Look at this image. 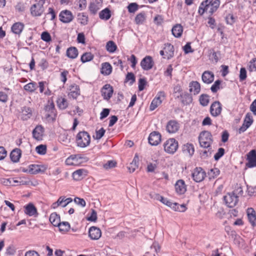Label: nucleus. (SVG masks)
<instances>
[{
    "label": "nucleus",
    "instance_id": "7ed1b4c3",
    "mask_svg": "<svg viewBox=\"0 0 256 256\" xmlns=\"http://www.w3.org/2000/svg\"><path fill=\"white\" fill-rule=\"evenodd\" d=\"M164 147L166 152L174 154L178 148V142L174 138H169L164 144Z\"/></svg>",
    "mask_w": 256,
    "mask_h": 256
},
{
    "label": "nucleus",
    "instance_id": "864d4df0",
    "mask_svg": "<svg viewBox=\"0 0 256 256\" xmlns=\"http://www.w3.org/2000/svg\"><path fill=\"white\" fill-rule=\"evenodd\" d=\"M224 154V148H219L218 152L214 156V158L216 160H218Z\"/></svg>",
    "mask_w": 256,
    "mask_h": 256
},
{
    "label": "nucleus",
    "instance_id": "69168bd1",
    "mask_svg": "<svg viewBox=\"0 0 256 256\" xmlns=\"http://www.w3.org/2000/svg\"><path fill=\"white\" fill-rule=\"evenodd\" d=\"M16 252V250L15 248L12 246H9L6 248V254L7 255L12 256V255L14 254Z\"/></svg>",
    "mask_w": 256,
    "mask_h": 256
},
{
    "label": "nucleus",
    "instance_id": "ddd939ff",
    "mask_svg": "<svg viewBox=\"0 0 256 256\" xmlns=\"http://www.w3.org/2000/svg\"><path fill=\"white\" fill-rule=\"evenodd\" d=\"M88 235L92 240H98L102 236L101 230L97 227L92 226L89 229Z\"/></svg>",
    "mask_w": 256,
    "mask_h": 256
},
{
    "label": "nucleus",
    "instance_id": "a18cd8bd",
    "mask_svg": "<svg viewBox=\"0 0 256 256\" xmlns=\"http://www.w3.org/2000/svg\"><path fill=\"white\" fill-rule=\"evenodd\" d=\"M105 132L106 130L103 128H100L98 130L96 129L95 135L93 136V138L97 140H100L104 136Z\"/></svg>",
    "mask_w": 256,
    "mask_h": 256
},
{
    "label": "nucleus",
    "instance_id": "774afa93",
    "mask_svg": "<svg viewBox=\"0 0 256 256\" xmlns=\"http://www.w3.org/2000/svg\"><path fill=\"white\" fill-rule=\"evenodd\" d=\"M250 108L253 114L256 116V99L252 102L250 106Z\"/></svg>",
    "mask_w": 256,
    "mask_h": 256
},
{
    "label": "nucleus",
    "instance_id": "473e14b6",
    "mask_svg": "<svg viewBox=\"0 0 256 256\" xmlns=\"http://www.w3.org/2000/svg\"><path fill=\"white\" fill-rule=\"evenodd\" d=\"M183 152L188 154L190 156H192L194 152V146L192 144H186L184 145L182 147Z\"/></svg>",
    "mask_w": 256,
    "mask_h": 256
},
{
    "label": "nucleus",
    "instance_id": "603ef678",
    "mask_svg": "<svg viewBox=\"0 0 256 256\" xmlns=\"http://www.w3.org/2000/svg\"><path fill=\"white\" fill-rule=\"evenodd\" d=\"M0 183L4 184V186H16V184H14L12 182L10 178H0Z\"/></svg>",
    "mask_w": 256,
    "mask_h": 256
},
{
    "label": "nucleus",
    "instance_id": "aec40b11",
    "mask_svg": "<svg viewBox=\"0 0 256 256\" xmlns=\"http://www.w3.org/2000/svg\"><path fill=\"white\" fill-rule=\"evenodd\" d=\"M189 90L191 94H198L200 90V84L196 81H192L190 83Z\"/></svg>",
    "mask_w": 256,
    "mask_h": 256
},
{
    "label": "nucleus",
    "instance_id": "680f3d73",
    "mask_svg": "<svg viewBox=\"0 0 256 256\" xmlns=\"http://www.w3.org/2000/svg\"><path fill=\"white\" fill-rule=\"evenodd\" d=\"M74 202L76 204L80 205L82 207H84L86 205V202L83 198L76 197L74 199Z\"/></svg>",
    "mask_w": 256,
    "mask_h": 256
},
{
    "label": "nucleus",
    "instance_id": "dca6fc26",
    "mask_svg": "<svg viewBox=\"0 0 256 256\" xmlns=\"http://www.w3.org/2000/svg\"><path fill=\"white\" fill-rule=\"evenodd\" d=\"M175 189L178 194H184L186 190V186L182 180H178L175 184Z\"/></svg>",
    "mask_w": 256,
    "mask_h": 256
},
{
    "label": "nucleus",
    "instance_id": "f8f14e48",
    "mask_svg": "<svg viewBox=\"0 0 256 256\" xmlns=\"http://www.w3.org/2000/svg\"><path fill=\"white\" fill-rule=\"evenodd\" d=\"M180 128L179 124L174 120H170L167 123L166 130L170 134L177 132Z\"/></svg>",
    "mask_w": 256,
    "mask_h": 256
},
{
    "label": "nucleus",
    "instance_id": "8fccbe9b",
    "mask_svg": "<svg viewBox=\"0 0 256 256\" xmlns=\"http://www.w3.org/2000/svg\"><path fill=\"white\" fill-rule=\"evenodd\" d=\"M222 81L220 80H216L212 86L210 90L213 92H216L220 88Z\"/></svg>",
    "mask_w": 256,
    "mask_h": 256
},
{
    "label": "nucleus",
    "instance_id": "c85d7f7f",
    "mask_svg": "<svg viewBox=\"0 0 256 256\" xmlns=\"http://www.w3.org/2000/svg\"><path fill=\"white\" fill-rule=\"evenodd\" d=\"M102 96H112L113 93V88L109 84H105L101 90Z\"/></svg>",
    "mask_w": 256,
    "mask_h": 256
},
{
    "label": "nucleus",
    "instance_id": "13d9d810",
    "mask_svg": "<svg viewBox=\"0 0 256 256\" xmlns=\"http://www.w3.org/2000/svg\"><path fill=\"white\" fill-rule=\"evenodd\" d=\"M116 162L114 160H108L106 163L104 165L105 169H109L114 168L116 166Z\"/></svg>",
    "mask_w": 256,
    "mask_h": 256
},
{
    "label": "nucleus",
    "instance_id": "a211bd4d",
    "mask_svg": "<svg viewBox=\"0 0 256 256\" xmlns=\"http://www.w3.org/2000/svg\"><path fill=\"white\" fill-rule=\"evenodd\" d=\"M24 208V212L27 215L30 216H34V217L38 216V213L37 212L36 208L32 204L30 203L26 206Z\"/></svg>",
    "mask_w": 256,
    "mask_h": 256
},
{
    "label": "nucleus",
    "instance_id": "4d7b16f0",
    "mask_svg": "<svg viewBox=\"0 0 256 256\" xmlns=\"http://www.w3.org/2000/svg\"><path fill=\"white\" fill-rule=\"evenodd\" d=\"M98 9L99 8L96 4L94 3H90L89 6V10L92 14H96Z\"/></svg>",
    "mask_w": 256,
    "mask_h": 256
},
{
    "label": "nucleus",
    "instance_id": "72a5a7b5",
    "mask_svg": "<svg viewBox=\"0 0 256 256\" xmlns=\"http://www.w3.org/2000/svg\"><path fill=\"white\" fill-rule=\"evenodd\" d=\"M50 221L54 226H58L60 224V217L56 212L52 213L50 216Z\"/></svg>",
    "mask_w": 256,
    "mask_h": 256
},
{
    "label": "nucleus",
    "instance_id": "ea45409f",
    "mask_svg": "<svg viewBox=\"0 0 256 256\" xmlns=\"http://www.w3.org/2000/svg\"><path fill=\"white\" fill-rule=\"evenodd\" d=\"M59 228L60 231L62 232H68L70 228V224L66 222H60V224L58 226Z\"/></svg>",
    "mask_w": 256,
    "mask_h": 256
},
{
    "label": "nucleus",
    "instance_id": "b1692460",
    "mask_svg": "<svg viewBox=\"0 0 256 256\" xmlns=\"http://www.w3.org/2000/svg\"><path fill=\"white\" fill-rule=\"evenodd\" d=\"M86 175V171L84 169H79L72 173V178L76 180H80Z\"/></svg>",
    "mask_w": 256,
    "mask_h": 256
},
{
    "label": "nucleus",
    "instance_id": "9b49d317",
    "mask_svg": "<svg viewBox=\"0 0 256 256\" xmlns=\"http://www.w3.org/2000/svg\"><path fill=\"white\" fill-rule=\"evenodd\" d=\"M148 140L152 146H157L161 141V135L158 132H153L150 134Z\"/></svg>",
    "mask_w": 256,
    "mask_h": 256
},
{
    "label": "nucleus",
    "instance_id": "6e6552de",
    "mask_svg": "<svg viewBox=\"0 0 256 256\" xmlns=\"http://www.w3.org/2000/svg\"><path fill=\"white\" fill-rule=\"evenodd\" d=\"M60 20L64 23H69L74 19L72 12L68 10L62 11L60 14Z\"/></svg>",
    "mask_w": 256,
    "mask_h": 256
},
{
    "label": "nucleus",
    "instance_id": "20e7f679",
    "mask_svg": "<svg viewBox=\"0 0 256 256\" xmlns=\"http://www.w3.org/2000/svg\"><path fill=\"white\" fill-rule=\"evenodd\" d=\"M36 4H34L30 8V12L32 16H40L44 10V4L45 0H36Z\"/></svg>",
    "mask_w": 256,
    "mask_h": 256
},
{
    "label": "nucleus",
    "instance_id": "5fc2aeb1",
    "mask_svg": "<svg viewBox=\"0 0 256 256\" xmlns=\"http://www.w3.org/2000/svg\"><path fill=\"white\" fill-rule=\"evenodd\" d=\"M41 38L44 42H49L51 40V36L47 32H44L41 34Z\"/></svg>",
    "mask_w": 256,
    "mask_h": 256
},
{
    "label": "nucleus",
    "instance_id": "a878e982",
    "mask_svg": "<svg viewBox=\"0 0 256 256\" xmlns=\"http://www.w3.org/2000/svg\"><path fill=\"white\" fill-rule=\"evenodd\" d=\"M212 0H206L201 3V6H206V7L208 8L206 12L209 14L210 16H211L217 10L210 4Z\"/></svg>",
    "mask_w": 256,
    "mask_h": 256
},
{
    "label": "nucleus",
    "instance_id": "2eb2a0df",
    "mask_svg": "<svg viewBox=\"0 0 256 256\" xmlns=\"http://www.w3.org/2000/svg\"><path fill=\"white\" fill-rule=\"evenodd\" d=\"M222 111L221 104L218 101H216L212 104L210 108V114L212 116H217Z\"/></svg>",
    "mask_w": 256,
    "mask_h": 256
},
{
    "label": "nucleus",
    "instance_id": "bf43d9fd",
    "mask_svg": "<svg viewBox=\"0 0 256 256\" xmlns=\"http://www.w3.org/2000/svg\"><path fill=\"white\" fill-rule=\"evenodd\" d=\"M87 220L88 221L90 222H96L97 220V213L94 210L92 209V212L90 216L88 217Z\"/></svg>",
    "mask_w": 256,
    "mask_h": 256
},
{
    "label": "nucleus",
    "instance_id": "7c9ffc66",
    "mask_svg": "<svg viewBox=\"0 0 256 256\" xmlns=\"http://www.w3.org/2000/svg\"><path fill=\"white\" fill-rule=\"evenodd\" d=\"M112 71V66L108 62H104L102 64L101 73L104 75H109Z\"/></svg>",
    "mask_w": 256,
    "mask_h": 256
},
{
    "label": "nucleus",
    "instance_id": "f3484780",
    "mask_svg": "<svg viewBox=\"0 0 256 256\" xmlns=\"http://www.w3.org/2000/svg\"><path fill=\"white\" fill-rule=\"evenodd\" d=\"M202 79L204 83L210 84L214 80V74L209 70L204 71L202 74Z\"/></svg>",
    "mask_w": 256,
    "mask_h": 256
},
{
    "label": "nucleus",
    "instance_id": "2f4dec72",
    "mask_svg": "<svg viewBox=\"0 0 256 256\" xmlns=\"http://www.w3.org/2000/svg\"><path fill=\"white\" fill-rule=\"evenodd\" d=\"M182 32L183 28L182 26L178 24L174 26L172 30V34L176 38L180 37L182 36Z\"/></svg>",
    "mask_w": 256,
    "mask_h": 256
},
{
    "label": "nucleus",
    "instance_id": "49530a36",
    "mask_svg": "<svg viewBox=\"0 0 256 256\" xmlns=\"http://www.w3.org/2000/svg\"><path fill=\"white\" fill-rule=\"evenodd\" d=\"M164 204L166 205L167 206L173 208L175 210H177V204L173 203L170 200H168L167 198H166L164 197V200H161L160 201Z\"/></svg>",
    "mask_w": 256,
    "mask_h": 256
},
{
    "label": "nucleus",
    "instance_id": "5701e85b",
    "mask_svg": "<svg viewBox=\"0 0 256 256\" xmlns=\"http://www.w3.org/2000/svg\"><path fill=\"white\" fill-rule=\"evenodd\" d=\"M164 50L166 53V56H164V58H166L168 60L174 56V47L173 45L169 43L165 44Z\"/></svg>",
    "mask_w": 256,
    "mask_h": 256
},
{
    "label": "nucleus",
    "instance_id": "0eeeda50",
    "mask_svg": "<svg viewBox=\"0 0 256 256\" xmlns=\"http://www.w3.org/2000/svg\"><path fill=\"white\" fill-rule=\"evenodd\" d=\"M46 170V167L44 165L30 164L28 169L24 170V172H28L30 174H35L39 172H44Z\"/></svg>",
    "mask_w": 256,
    "mask_h": 256
},
{
    "label": "nucleus",
    "instance_id": "338daca9",
    "mask_svg": "<svg viewBox=\"0 0 256 256\" xmlns=\"http://www.w3.org/2000/svg\"><path fill=\"white\" fill-rule=\"evenodd\" d=\"M249 67L251 71L256 70V58H254L250 60Z\"/></svg>",
    "mask_w": 256,
    "mask_h": 256
},
{
    "label": "nucleus",
    "instance_id": "4468645a",
    "mask_svg": "<svg viewBox=\"0 0 256 256\" xmlns=\"http://www.w3.org/2000/svg\"><path fill=\"white\" fill-rule=\"evenodd\" d=\"M44 134V128L42 125L37 126L32 130L34 138L38 140H42Z\"/></svg>",
    "mask_w": 256,
    "mask_h": 256
},
{
    "label": "nucleus",
    "instance_id": "c03bdc74",
    "mask_svg": "<svg viewBox=\"0 0 256 256\" xmlns=\"http://www.w3.org/2000/svg\"><path fill=\"white\" fill-rule=\"evenodd\" d=\"M24 90L30 92H34L38 88V84L36 82H30L24 86Z\"/></svg>",
    "mask_w": 256,
    "mask_h": 256
},
{
    "label": "nucleus",
    "instance_id": "09e8293b",
    "mask_svg": "<svg viewBox=\"0 0 256 256\" xmlns=\"http://www.w3.org/2000/svg\"><path fill=\"white\" fill-rule=\"evenodd\" d=\"M36 151L38 154L44 155L46 152V146L44 144H40L36 148Z\"/></svg>",
    "mask_w": 256,
    "mask_h": 256
},
{
    "label": "nucleus",
    "instance_id": "f03ea898",
    "mask_svg": "<svg viewBox=\"0 0 256 256\" xmlns=\"http://www.w3.org/2000/svg\"><path fill=\"white\" fill-rule=\"evenodd\" d=\"M199 142L200 146L204 148H209L213 140L211 133L208 131H204L200 132L199 136Z\"/></svg>",
    "mask_w": 256,
    "mask_h": 256
},
{
    "label": "nucleus",
    "instance_id": "412c9836",
    "mask_svg": "<svg viewBox=\"0 0 256 256\" xmlns=\"http://www.w3.org/2000/svg\"><path fill=\"white\" fill-rule=\"evenodd\" d=\"M46 112L48 113L46 114V118H49L55 116L54 105L52 101L48 100V104L44 107Z\"/></svg>",
    "mask_w": 256,
    "mask_h": 256
},
{
    "label": "nucleus",
    "instance_id": "052dcab7",
    "mask_svg": "<svg viewBox=\"0 0 256 256\" xmlns=\"http://www.w3.org/2000/svg\"><path fill=\"white\" fill-rule=\"evenodd\" d=\"M78 20H80V23L83 25H86L88 22V17L84 14H80L78 15Z\"/></svg>",
    "mask_w": 256,
    "mask_h": 256
},
{
    "label": "nucleus",
    "instance_id": "0e129e2a",
    "mask_svg": "<svg viewBox=\"0 0 256 256\" xmlns=\"http://www.w3.org/2000/svg\"><path fill=\"white\" fill-rule=\"evenodd\" d=\"M246 78V71L245 68H242L240 70V81L244 80Z\"/></svg>",
    "mask_w": 256,
    "mask_h": 256
},
{
    "label": "nucleus",
    "instance_id": "c756f323",
    "mask_svg": "<svg viewBox=\"0 0 256 256\" xmlns=\"http://www.w3.org/2000/svg\"><path fill=\"white\" fill-rule=\"evenodd\" d=\"M138 157L136 154L132 162L130 163L128 168L130 172H133L138 166Z\"/></svg>",
    "mask_w": 256,
    "mask_h": 256
},
{
    "label": "nucleus",
    "instance_id": "f257e3e1",
    "mask_svg": "<svg viewBox=\"0 0 256 256\" xmlns=\"http://www.w3.org/2000/svg\"><path fill=\"white\" fill-rule=\"evenodd\" d=\"M76 142L78 147L86 148L90 142V136L88 133L85 131L79 132L76 136Z\"/></svg>",
    "mask_w": 256,
    "mask_h": 256
},
{
    "label": "nucleus",
    "instance_id": "f704fd0d",
    "mask_svg": "<svg viewBox=\"0 0 256 256\" xmlns=\"http://www.w3.org/2000/svg\"><path fill=\"white\" fill-rule=\"evenodd\" d=\"M66 56L68 58L74 59L78 56V50L75 47H70L66 50Z\"/></svg>",
    "mask_w": 256,
    "mask_h": 256
},
{
    "label": "nucleus",
    "instance_id": "6e6d98bb",
    "mask_svg": "<svg viewBox=\"0 0 256 256\" xmlns=\"http://www.w3.org/2000/svg\"><path fill=\"white\" fill-rule=\"evenodd\" d=\"M180 102L182 105L185 106L190 104L192 101V97H180Z\"/></svg>",
    "mask_w": 256,
    "mask_h": 256
},
{
    "label": "nucleus",
    "instance_id": "6ab92c4d",
    "mask_svg": "<svg viewBox=\"0 0 256 256\" xmlns=\"http://www.w3.org/2000/svg\"><path fill=\"white\" fill-rule=\"evenodd\" d=\"M38 88L42 94L48 96L52 94V92L48 88L46 82H40L38 84Z\"/></svg>",
    "mask_w": 256,
    "mask_h": 256
},
{
    "label": "nucleus",
    "instance_id": "a19ab883",
    "mask_svg": "<svg viewBox=\"0 0 256 256\" xmlns=\"http://www.w3.org/2000/svg\"><path fill=\"white\" fill-rule=\"evenodd\" d=\"M110 11L106 8L102 10L99 14V16L101 19L108 20L110 18Z\"/></svg>",
    "mask_w": 256,
    "mask_h": 256
},
{
    "label": "nucleus",
    "instance_id": "e433bc0d",
    "mask_svg": "<svg viewBox=\"0 0 256 256\" xmlns=\"http://www.w3.org/2000/svg\"><path fill=\"white\" fill-rule=\"evenodd\" d=\"M162 102L160 97H156L152 102L150 110V111L154 110L158 106H160Z\"/></svg>",
    "mask_w": 256,
    "mask_h": 256
},
{
    "label": "nucleus",
    "instance_id": "bb28decb",
    "mask_svg": "<svg viewBox=\"0 0 256 256\" xmlns=\"http://www.w3.org/2000/svg\"><path fill=\"white\" fill-rule=\"evenodd\" d=\"M24 25L20 22L14 23L12 26V31L16 34L20 35L24 30Z\"/></svg>",
    "mask_w": 256,
    "mask_h": 256
},
{
    "label": "nucleus",
    "instance_id": "423d86ee",
    "mask_svg": "<svg viewBox=\"0 0 256 256\" xmlns=\"http://www.w3.org/2000/svg\"><path fill=\"white\" fill-rule=\"evenodd\" d=\"M224 200L228 207L234 208L238 204V198L232 192H229L224 196Z\"/></svg>",
    "mask_w": 256,
    "mask_h": 256
},
{
    "label": "nucleus",
    "instance_id": "79ce46f5",
    "mask_svg": "<svg viewBox=\"0 0 256 256\" xmlns=\"http://www.w3.org/2000/svg\"><path fill=\"white\" fill-rule=\"evenodd\" d=\"M117 48L116 44L112 40L107 42L106 44V50L110 53L114 52Z\"/></svg>",
    "mask_w": 256,
    "mask_h": 256
},
{
    "label": "nucleus",
    "instance_id": "4be33fe9",
    "mask_svg": "<svg viewBox=\"0 0 256 256\" xmlns=\"http://www.w3.org/2000/svg\"><path fill=\"white\" fill-rule=\"evenodd\" d=\"M247 215L249 222L254 227L256 226V214L252 208H248L247 210Z\"/></svg>",
    "mask_w": 256,
    "mask_h": 256
},
{
    "label": "nucleus",
    "instance_id": "393cba45",
    "mask_svg": "<svg viewBox=\"0 0 256 256\" xmlns=\"http://www.w3.org/2000/svg\"><path fill=\"white\" fill-rule=\"evenodd\" d=\"M32 116V110L30 108L24 107L21 112V119L23 120H27Z\"/></svg>",
    "mask_w": 256,
    "mask_h": 256
},
{
    "label": "nucleus",
    "instance_id": "c9c22d12",
    "mask_svg": "<svg viewBox=\"0 0 256 256\" xmlns=\"http://www.w3.org/2000/svg\"><path fill=\"white\" fill-rule=\"evenodd\" d=\"M70 93L68 96H77L80 95V90L79 86L76 84H72L70 87Z\"/></svg>",
    "mask_w": 256,
    "mask_h": 256
},
{
    "label": "nucleus",
    "instance_id": "3c124183",
    "mask_svg": "<svg viewBox=\"0 0 256 256\" xmlns=\"http://www.w3.org/2000/svg\"><path fill=\"white\" fill-rule=\"evenodd\" d=\"M232 193L238 198L239 196H242L243 194L242 188L240 186L236 184Z\"/></svg>",
    "mask_w": 256,
    "mask_h": 256
},
{
    "label": "nucleus",
    "instance_id": "37998d69",
    "mask_svg": "<svg viewBox=\"0 0 256 256\" xmlns=\"http://www.w3.org/2000/svg\"><path fill=\"white\" fill-rule=\"evenodd\" d=\"M94 58V55L90 52H86L84 54L81 56V61L82 62L84 63L90 62Z\"/></svg>",
    "mask_w": 256,
    "mask_h": 256
},
{
    "label": "nucleus",
    "instance_id": "cd10ccee",
    "mask_svg": "<svg viewBox=\"0 0 256 256\" xmlns=\"http://www.w3.org/2000/svg\"><path fill=\"white\" fill-rule=\"evenodd\" d=\"M21 156V150L18 148H16L12 151L10 154V158L12 162H17L19 161Z\"/></svg>",
    "mask_w": 256,
    "mask_h": 256
},
{
    "label": "nucleus",
    "instance_id": "e2e57ef3",
    "mask_svg": "<svg viewBox=\"0 0 256 256\" xmlns=\"http://www.w3.org/2000/svg\"><path fill=\"white\" fill-rule=\"evenodd\" d=\"M128 8L130 12H134L138 9V5L136 3H131Z\"/></svg>",
    "mask_w": 256,
    "mask_h": 256
},
{
    "label": "nucleus",
    "instance_id": "39448f33",
    "mask_svg": "<svg viewBox=\"0 0 256 256\" xmlns=\"http://www.w3.org/2000/svg\"><path fill=\"white\" fill-rule=\"evenodd\" d=\"M193 180L196 182H202L206 176L205 171L200 167H196L192 174Z\"/></svg>",
    "mask_w": 256,
    "mask_h": 256
},
{
    "label": "nucleus",
    "instance_id": "1a4fd4ad",
    "mask_svg": "<svg viewBox=\"0 0 256 256\" xmlns=\"http://www.w3.org/2000/svg\"><path fill=\"white\" fill-rule=\"evenodd\" d=\"M247 160L248 162L246 166L248 168H254L256 166V150H252L247 154Z\"/></svg>",
    "mask_w": 256,
    "mask_h": 256
},
{
    "label": "nucleus",
    "instance_id": "9d476101",
    "mask_svg": "<svg viewBox=\"0 0 256 256\" xmlns=\"http://www.w3.org/2000/svg\"><path fill=\"white\" fill-rule=\"evenodd\" d=\"M154 64V62L152 56H148L142 60L140 66L143 70H148L152 68Z\"/></svg>",
    "mask_w": 256,
    "mask_h": 256
},
{
    "label": "nucleus",
    "instance_id": "de8ad7c7",
    "mask_svg": "<svg viewBox=\"0 0 256 256\" xmlns=\"http://www.w3.org/2000/svg\"><path fill=\"white\" fill-rule=\"evenodd\" d=\"M254 120L251 114H246L244 121V124L250 127L252 124Z\"/></svg>",
    "mask_w": 256,
    "mask_h": 256
},
{
    "label": "nucleus",
    "instance_id": "4c0bfd02",
    "mask_svg": "<svg viewBox=\"0 0 256 256\" xmlns=\"http://www.w3.org/2000/svg\"><path fill=\"white\" fill-rule=\"evenodd\" d=\"M56 101L58 106L60 109H65L68 106L67 100L64 97H59Z\"/></svg>",
    "mask_w": 256,
    "mask_h": 256
},
{
    "label": "nucleus",
    "instance_id": "58836bf2",
    "mask_svg": "<svg viewBox=\"0 0 256 256\" xmlns=\"http://www.w3.org/2000/svg\"><path fill=\"white\" fill-rule=\"evenodd\" d=\"M146 14L144 12H142L138 14L135 18V22L137 24H142L146 20Z\"/></svg>",
    "mask_w": 256,
    "mask_h": 256
}]
</instances>
